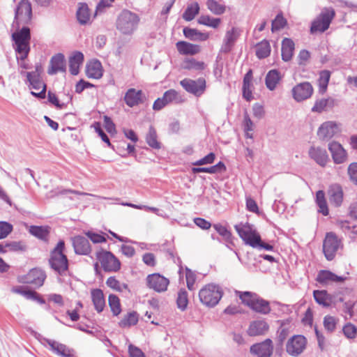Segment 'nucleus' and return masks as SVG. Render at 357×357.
Returning <instances> with one entry per match:
<instances>
[{
  "label": "nucleus",
  "instance_id": "f257e3e1",
  "mask_svg": "<svg viewBox=\"0 0 357 357\" xmlns=\"http://www.w3.org/2000/svg\"><path fill=\"white\" fill-rule=\"evenodd\" d=\"M14 49L17 54H22V58L28 56L30 52L31 33L30 29L23 26L22 29L16 26V31L12 34Z\"/></svg>",
  "mask_w": 357,
  "mask_h": 357
},
{
  "label": "nucleus",
  "instance_id": "f03ea898",
  "mask_svg": "<svg viewBox=\"0 0 357 357\" xmlns=\"http://www.w3.org/2000/svg\"><path fill=\"white\" fill-rule=\"evenodd\" d=\"M139 22V17L136 13L123 10L116 19V26L121 33L130 35L137 29Z\"/></svg>",
  "mask_w": 357,
  "mask_h": 357
},
{
  "label": "nucleus",
  "instance_id": "7ed1b4c3",
  "mask_svg": "<svg viewBox=\"0 0 357 357\" xmlns=\"http://www.w3.org/2000/svg\"><path fill=\"white\" fill-rule=\"evenodd\" d=\"M222 296L221 288L215 284H208L199 291L200 302L207 307L216 305Z\"/></svg>",
  "mask_w": 357,
  "mask_h": 357
},
{
  "label": "nucleus",
  "instance_id": "20e7f679",
  "mask_svg": "<svg viewBox=\"0 0 357 357\" xmlns=\"http://www.w3.org/2000/svg\"><path fill=\"white\" fill-rule=\"evenodd\" d=\"M64 248V241H60L52 251L50 259L52 268L59 274L66 271L68 267V259L63 254Z\"/></svg>",
  "mask_w": 357,
  "mask_h": 357
},
{
  "label": "nucleus",
  "instance_id": "39448f33",
  "mask_svg": "<svg viewBox=\"0 0 357 357\" xmlns=\"http://www.w3.org/2000/svg\"><path fill=\"white\" fill-rule=\"evenodd\" d=\"M335 10L331 8H324L321 13L312 21L310 33H323L326 31L335 17Z\"/></svg>",
  "mask_w": 357,
  "mask_h": 357
},
{
  "label": "nucleus",
  "instance_id": "423d86ee",
  "mask_svg": "<svg viewBox=\"0 0 357 357\" xmlns=\"http://www.w3.org/2000/svg\"><path fill=\"white\" fill-rule=\"evenodd\" d=\"M234 228L245 245L252 248V246H255L257 244L260 235L253 225L248 222L240 223L236 225Z\"/></svg>",
  "mask_w": 357,
  "mask_h": 357
},
{
  "label": "nucleus",
  "instance_id": "0eeeda50",
  "mask_svg": "<svg viewBox=\"0 0 357 357\" xmlns=\"http://www.w3.org/2000/svg\"><path fill=\"white\" fill-rule=\"evenodd\" d=\"M32 17L31 4L29 0H20L15 10L13 26H20L21 24L29 23Z\"/></svg>",
  "mask_w": 357,
  "mask_h": 357
},
{
  "label": "nucleus",
  "instance_id": "6e6552de",
  "mask_svg": "<svg viewBox=\"0 0 357 357\" xmlns=\"http://www.w3.org/2000/svg\"><path fill=\"white\" fill-rule=\"evenodd\" d=\"M241 33L242 30L238 26H232L227 29L223 37L220 52L223 54L229 53L234 47Z\"/></svg>",
  "mask_w": 357,
  "mask_h": 357
},
{
  "label": "nucleus",
  "instance_id": "1a4fd4ad",
  "mask_svg": "<svg viewBox=\"0 0 357 357\" xmlns=\"http://www.w3.org/2000/svg\"><path fill=\"white\" fill-rule=\"evenodd\" d=\"M96 257L105 271L116 272L121 268L119 260L110 252L104 250L98 252Z\"/></svg>",
  "mask_w": 357,
  "mask_h": 357
},
{
  "label": "nucleus",
  "instance_id": "9d476101",
  "mask_svg": "<svg viewBox=\"0 0 357 357\" xmlns=\"http://www.w3.org/2000/svg\"><path fill=\"white\" fill-rule=\"evenodd\" d=\"M341 246L340 239L334 233H327L323 243V251L327 260H333Z\"/></svg>",
  "mask_w": 357,
  "mask_h": 357
},
{
  "label": "nucleus",
  "instance_id": "9b49d317",
  "mask_svg": "<svg viewBox=\"0 0 357 357\" xmlns=\"http://www.w3.org/2000/svg\"><path fill=\"white\" fill-rule=\"evenodd\" d=\"M341 132V124L334 121L324 122L317 130V135L321 140H329Z\"/></svg>",
  "mask_w": 357,
  "mask_h": 357
},
{
  "label": "nucleus",
  "instance_id": "f8f14e48",
  "mask_svg": "<svg viewBox=\"0 0 357 357\" xmlns=\"http://www.w3.org/2000/svg\"><path fill=\"white\" fill-rule=\"evenodd\" d=\"M306 344L307 340L303 335H294L287 341L286 351L289 355L296 357L303 352Z\"/></svg>",
  "mask_w": 357,
  "mask_h": 357
},
{
  "label": "nucleus",
  "instance_id": "ddd939ff",
  "mask_svg": "<svg viewBox=\"0 0 357 357\" xmlns=\"http://www.w3.org/2000/svg\"><path fill=\"white\" fill-rule=\"evenodd\" d=\"M180 84L185 91L196 96H200L206 89V81L204 78H199L196 80L186 78L181 80Z\"/></svg>",
  "mask_w": 357,
  "mask_h": 357
},
{
  "label": "nucleus",
  "instance_id": "4468645a",
  "mask_svg": "<svg viewBox=\"0 0 357 357\" xmlns=\"http://www.w3.org/2000/svg\"><path fill=\"white\" fill-rule=\"evenodd\" d=\"M26 77V84L28 85L29 89H33L35 91L40 90L39 93L31 91V95L40 99L45 98L46 96V84L42 79L41 77H37L31 74H29V76Z\"/></svg>",
  "mask_w": 357,
  "mask_h": 357
},
{
  "label": "nucleus",
  "instance_id": "2eb2a0df",
  "mask_svg": "<svg viewBox=\"0 0 357 357\" xmlns=\"http://www.w3.org/2000/svg\"><path fill=\"white\" fill-rule=\"evenodd\" d=\"M313 87L308 82L296 84L291 89L293 98L296 102H301L310 98L313 93Z\"/></svg>",
  "mask_w": 357,
  "mask_h": 357
},
{
  "label": "nucleus",
  "instance_id": "dca6fc26",
  "mask_svg": "<svg viewBox=\"0 0 357 357\" xmlns=\"http://www.w3.org/2000/svg\"><path fill=\"white\" fill-rule=\"evenodd\" d=\"M46 275L43 271L38 268H33L26 275L21 276L20 281L23 283L31 284L37 288L43 284Z\"/></svg>",
  "mask_w": 357,
  "mask_h": 357
},
{
  "label": "nucleus",
  "instance_id": "f3484780",
  "mask_svg": "<svg viewBox=\"0 0 357 357\" xmlns=\"http://www.w3.org/2000/svg\"><path fill=\"white\" fill-rule=\"evenodd\" d=\"M169 280L159 273L149 275L146 278V284L149 288L157 292H163L167 289Z\"/></svg>",
  "mask_w": 357,
  "mask_h": 357
},
{
  "label": "nucleus",
  "instance_id": "a211bd4d",
  "mask_svg": "<svg viewBox=\"0 0 357 357\" xmlns=\"http://www.w3.org/2000/svg\"><path fill=\"white\" fill-rule=\"evenodd\" d=\"M273 351V342L271 339L255 344L250 347V352L257 357H271Z\"/></svg>",
  "mask_w": 357,
  "mask_h": 357
},
{
  "label": "nucleus",
  "instance_id": "6ab92c4d",
  "mask_svg": "<svg viewBox=\"0 0 357 357\" xmlns=\"http://www.w3.org/2000/svg\"><path fill=\"white\" fill-rule=\"evenodd\" d=\"M328 147L335 164H342L347 161V151L340 143L332 141L328 144Z\"/></svg>",
  "mask_w": 357,
  "mask_h": 357
},
{
  "label": "nucleus",
  "instance_id": "aec40b11",
  "mask_svg": "<svg viewBox=\"0 0 357 357\" xmlns=\"http://www.w3.org/2000/svg\"><path fill=\"white\" fill-rule=\"evenodd\" d=\"M310 158L321 167H324L329 160L328 155L325 149L312 146L308 151Z\"/></svg>",
  "mask_w": 357,
  "mask_h": 357
},
{
  "label": "nucleus",
  "instance_id": "412c9836",
  "mask_svg": "<svg viewBox=\"0 0 357 357\" xmlns=\"http://www.w3.org/2000/svg\"><path fill=\"white\" fill-rule=\"evenodd\" d=\"M347 280V277L338 276L330 271H320L317 277V281L323 285L332 282L341 283Z\"/></svg>",
  "mask_w": 357,
  "mask_h": 357
},
{
  "label": "nucleus",
  "instance_id": "4be33fe9",
  "mask_svg": "<svg viewBox=\"0 0 357 357\" xmlns=\"http://www.w3.org/2000/svg\"><path fill=\"white\" fill-rule=\"evenodd\" d=\"M59 72H66V62L63 54L59 53L53 56L50 62V68L47 73L50 75H55Z\"/></svg>",
  "mask_w": 357,
  "mask_h": 357
},
{
  "label": "nucleus",
  "instance_id": "5701e85b",
  "mask_svg": "<svg viewBox=\"0 0 357 357\" xmlns=\"http://www.w3.org/2000/svg\"><path fill=\"white\" fill-rule=\"evenodd\" d=\"M45 342L56 354L61 357H75L73 350L68 348L65 344L50 339H45Z\"/></svg>",
  "mask_w": 357,
  "mask_h": 357
},
{
  "label": "nucleus",
  "instance_id": "b1692460",
  "mask_svg": "<svg viewBox=\"0 0 357 357\" xmlns=\"http://www.w3.org/2000/svg\"><path fill=\"white\" fill-rule=\"evenodd\" d=\"M143 98L144 96L142 90H137L134 88H131L126 91L123 100L128 107H133L142 103Z\"/></svg>",
  "mask_w": 357,
  "mask_h": 357
},
{
  "label": "nucleus",
  "instance_id": "393cba45",
  "mask_svg": "<svg viewBox=\"0 0 357 357\" xmlns=\"http://www.w3.org/2000/svg\"><path fill=\"white\" fill-rule=\"evenodd\" d=\"M75 252L79 255H88L91 252V246L87 238L77 236L73 239Z\"/></svg>",
  "mask_w": 357,
  "mask_h": 357
},
{
  "label": "nucleus",
  "instance_id": "a878e982",
  "mask_svg": "<svg viewBox=\"0 0 357 357\" xmlns=\"http://www.w3.org/2000/svg\"><path fill=\"white\" fill-rule=\"evenodd\" d=\"M269 326L264 320H257L250 323L248 329L250 336L262 335L267 333Z\"/></svg>",
  "mask_w": 357,
  "mask_h": 357
},
{
  "label": "nucleus",
  "instance_id": "bb28decb",
  "mask_svg": "<svg viewBox=\"0 0 357 357\" xmlns=\"http://www.w3.org/2000/svg\"><path fill=\"white\" fill-rule=\"evenodd\" d=\"M178 52L183 55H195L201 51L199 45L185 41H178L176 44Z\"/></svg>",
  "mask_w": 357,
  "mask_h": 357
},
{
  "label": "nucleus",
  "instance_id": "cd10ccee",
  "mask_svg": "<svg viewBox=\"0 0 357 357\" xmlns=\"http://www.w3.org/2000/svg\"><path fill=\"white\" fill-rule=\"evenodd\" d=\"M329 201L335 207L340 206L343 201V191L339 185H333L328 190Z\"/></svg>",
  "mask_w": 357,
  "mask_h": 357
},
{
  "label": "nucleus",
  "instance_id": "c85d7f7f",
  "mask_svg": "<svg viewBox=\"0 0 357 357\" xmlns=\"http://www.w3.org/2000/svg\"><path fill=\"white\" fill-rule=\"evenodd\" d=\"M335 105V100L331 97L327 98H321L315 101L314 106L312 107V112L316 113H321L332 109Z\"/></svg>",
  "mask_w": 357,
  "mask_h": 357
},
{
  "label": "nucleus",
  "instance_id": "c756f323",
  "mask_svg": "<svg viewBox=\"0 0 357 357\" xmlns=\"http://www.w3.org/2000/svg\"><path fill=\"white\" fill-rule=\"evenodd\" d=\"M76 16L80 24L84 25L91 22V13L86 3H79Z\"/></svg>",
  "mask_w": 357,
  "mask_h": 357
},
{
  "label": "nucleus",
  "instance_id": "7c9ffc66",
  "mask_svg": "<svg viewBox=\"0 0 357 357\" xmlns=\"http://www.w3.org/2000/svg\"><path fill=\"white\" fill-rule=\"evenodd\" d=\"M84 61V55L80 52H74L69 59V68L72 75H76L79 72V67Z\"/></svg>",
  "mask_w": 357,
  "mask_h": 357
},
{
  "label": "nucleus",
  "instance_id": "2f4dec72",
  "mask_svg": "<svg viewBox=\"0 0 357 357\" xmlns=\"http://www.w3.org/2000/svg\"><path fill=\"white\" fill-rule=\"evenodd\" d=\"M294 47L295 44L291 39L287 38L283 39L282 42V58L283 61H289L291 59Z\"/></svg>",
  "mask_w": 357,
  "mask_h": 357
},
{
  "label": "nucleus",
  "instance_id": "473e14b6",
  "mask_svg": "<svg viewBox=\"0 0 357 357\" xmlns=\"http://www.w3.org/2000/svg\"><path fill=\"white\" fill-rule=\"evenodd\" d=\"M91 294L96 310L98 312H101L105 306V301L102 291L100 289H95L91 291Z\"/></svg>",
  "mask_w": 357,
  "mask_h": 357
},
{
  "label": "nucleus",
  "instance_id": "72a5a7b5",
  "mask_svg": "<svg viewBox=\"0 0 357 357\" xmlns=\"http://www.w3.org/2000/svg\"><path fill=\"white\" fill-rule=\"evenodd\" d=\"M281 79V75L278 70H270L265 79V84L266 87L270 91H273L276 89L278 84Z\"/></svg>",
  "mask_w": 357,
  "mask_h": 357
},
{
  "label": "nucleus",
  "instance_id": "f704fd0d",
  "mask_svg": "<svg viewBox=\"0 0 357 357\" xmlns=\"http://www.w3.org/2000/svg\"><path fill=\"white\" fill-rule=\"evenodd\" d=\"M183 32L185 38L195 41H205L209 37L206 33H202L197 29L188 27L184 28Z\"/></svg>",
  "mask_w": 357,
  "mask_h": 357
},
{
  "label": "nucleus",
  "instance_id": "c9c22d12",
  "mask_svg": "<svg viewBox=\"0 0 357 357\" xmlns=\"http://www.w3.org/2000/svg\"><path fill=\"white\" fill-rule=\"evenodd\" d=\"M86 75L89 78L98 79L102 75V66L100 61H93L86 66Z\"/></svg>",
  "mask_w": 357,
  "mask_h": 357
},
{
  "label": "nucleus",
  "instance_id": "e433bc0d",
  "mask_svg": "<svg viewBox=\"0 0 357 357\" xmlns=\"http://www.w3.org/2000/svg\"><path fill=\"white\" fill-rule=\"evenodd\" d=\"M313 296L315 301L323 307H329L332 303L331 296L326 290H314Z\"/></svg>",
  "mask_w": 357,
  "mask_h": 357
},
{
  "label": "nucleus",
  "instance_id": "4c0bfd02",
  "mask_svg": "<svg viewBox=\"0 0 357 357\" xmlns=\"http://www.w3.org/2000/svg\"><path fill=\"white\" fill-rule=\"evenodd\" d=\"M251 309L256 312L263 314H267L271 312L269 303L259 296L255 300Z\"/></svg>",
  "mask_w": 357,
  "mask_h": 357
},
{
  "label": "nucleus",
  "instance_id": "58836bf2",
  "mask_svg": "<svg viewBox=\"0 0 357 357\" xmlns=\"http://www.w3.org/2000/svg\"><path fill=\"white\" fill-rule=\"evenodd\" d=\"M226 167L222 162H219L215 165L210 167H193L192 172L193 173L206 172L208 174H215L225 171Z\"/></svg>",
  "mask_w": 357,
  "mask_h": 357
},
{
  "label": "nucleus",
  "instance_id": "ea45409f",
  "mask_svg": "<svg viewBox=\"0 0 357 357\" xmlns=\"http://www.w3.org/2000/svg\"><path fill=\"white\" fill-rule=\"evenodd\" d=\"M271 53V46L268 40H262L256 45V55L261 59L268 57Z\"/></svg>",
  "mask_w": 357,
  "mask_h": 357
},
{
  "label": "nucleus",
  "instance_id": "a19ab883",
  "mask_svg": "<svg viewBox=\"0 0 357 357\" xmlns=\"http://www.w3.org/2000/svg\"><path fill=\"white\" fill-rule=\"evenodd\" d=\"M199 12V5L197 2L189 3L183 14V18L188 22L192 20Z\"/></svg>",
  "mask_w": 357,
  "mask_h": 357
},
{
  "label": "nucleus",
  "instance_id": "79ce46f5",
  "mask_svg": "<svg viewBox=\"0 0 357 357\" xmlns=\"http://www.w3.org/2000/svg\"><path fill=\"white\" fill-rule=\"evenodd\" d=\"M316 202L319 206L318 212L324 215H328V208L326 200L325 199V193L323 190H319L316 194Z\"/></svg>",
  "mask_w": 357,
  "mask_h": 357
},
{
  "label": "nucleus",
  "instance_id": "37998d69",
  "mask_svg": "<svg viewBox=\"0 0 357 357\" xmlns=\"http://www.w3.org/2000/svg\"><path fill=\"white\" fill-rule=\"evenodd\" d=\"M138 321V314L136 312H128L119 323L121 328H129L131 326L137 324Z\"/></svg>",
  "mask_w": 357,
  "mask_h": 357
},
{
  "label": "nucleus",
  "instance_id": "c03bdc74",
  "mask_svg": "<svg viewBox=\"0 0 357 357\" xmlns=\"http://www.w3.org/2000/svg\"><path fill=\"white\" fill-rule=\"evenodd\" d=\"M146 142L153 149H160V143L158 141L156 131L152 126H150L149 132L146 136Z\"/></svg>",
  "mask_w": 357,
  "mask_h": 357
},
{
  "label": "nucleus",
  "instance_id": "a18cd8bd",
  "mask_svg": "<svg viewBox=\"0 0 357 357\" xmlns=\"http://www.w3.org/2000/svg\"><path fill=\"white\" fill-rule=\"evenodd\" d=\"M198 22L200 24L216 29L220 26L221 20L220 18H214L209 15H203L199 17Z\"/></svg>",
  "mask_w": 357,
  "mask_h": 357
},
{
  "label": "nucleus",
  "instance_id": "49530a36",
  "mask_svg": "<svg viewBox=\"0 0 357 357\" xmlns=\"http://www.w3.org/2000/svg\"><path fill=\"white\" fill-rule=\"evenodd\" d=\"M176 304L178 308L181 311H184L187 308L188 304V295L185 289H181L178 292Z\"/></svg>",
  "mask_w": 357,
  "mask_h": 357
},
{
  "label": "nucleus",
  "instance_id": "de8ad7c7",
  "mask_svg": "<svg viewBox=\"0 0 357 357\" xmlns=\"http://www.w3.org/2000/svg\"><path fill=\"white\" fill-rule=\"evenodd\" d=\"M330 77L331 72L329 70H325L320 72L318 83L321 93H324L326 91Z\"/></svg>",
  "mask_w": 357,
  "mask_h": 357
},
{
  "label": "nucleus",
  "instance_id": "09e8293b",
  "mask_svg": "<svg viewBox=\"0 0 357 357\" xmlns=\"http://www.w3.org/2000/svg\"><path fill=\"white\" fill-rule=\"evenodd\" d=\"M206 6L208 9L215 15H222L225 12V6L219 3L215 0H207Z\"/></svg>",
  "mask_w": 357,
  "mask_h": 357
},
{
  "label": "nucleus",
  "instance_id": "8fccbe9b",
  "mask_svg": "<svg viewBox=\"0 0 357 357\" xmlns=\"http://www.w3.org/2000/svg\"><path fill=\"white\" fill-rule=\"evenodd\" d=\"M162 97L168 105L174 102L178 103L183 101L178 93L174 89H169L165 91Z\"/></svg>",
  "mask_w": 357,
  "mask_h": 357
},
{
  "label": "nucleus",
  "instance_id": "3c124183",
  "mask_svg": "<svg viewBox=\"0 0 357 357\" xmlns=\"http://www.w3.org/2000/svg\"><path fill=\"white\" fill-rule=\"evenodd\" d=\"M107 285L118 291L123 292L124 291H129L128 287L125 283H121L114 277H109L106 281Z\"/></svg>",
  "mask_w": 357,
  "mask_h": 357
},
{
  "label": "nucleus",
  "instance_id": "603ef678",
  "mask_svg": "<svg viewBox=\"0 0 357 357\" xmlns=\"http://www.w3.org/2000/svg\"><path fill=\"white\" fill-rule=\"evenodd\" d=\"M182 68L185 70H202L204 68V63L194 59H186L182 63Z\"/></svg>",
  "mask_w": 357,
  "mask_h": 357
},
{
  "label": "nucleus",
  "instance_id": "864d4df0",
  "mask_svg": "<svg viewBox=\"0 0 357 357\" xmlns=\"http://www.w3.org/2000/svg\"><path fill=\"white\" fill-rule=\"evenodd\" d=\"M29 232L38 238L45 239L49 234L48 227L42 226H31Z\"/></svg>",
  "mask_w": 357,
  "mask_h": 357
},
{
  "label": "nucleus",
  "instance_id": "5fc2aeb1",
  "mask_svg": "<svg viewBox=\"0 0 357 357\" xmlns=\"http://www.w3.org/2000/svg\"><path fill=\"white\" fill-rule=\"evenodd\" d=\"M239 298L242 303L250 308L252 307L255 300L258 297L257 294L250 291L238 292Z\"/></svg>",
  "mask_w": 357,
  "mask_h": 357
},
{
  "label": "nucleus",
  "instance_id": "6e6d98bb",
  "mask_svg": "<svg viewBox=\"0 0 357 357\" xmlns=\"http://www.w3.org/2000/svg\"><path fill=\"white\" fill-rule=\"evenodd\" d=\"M108 301L113 314L114 316L119 315L121 312L119 298L116 296L111 294L109 296Z\"/></svg>",
  "mask_w": 357,
  "mask_h": 357
},
{
  "label": "nucleus",
  "instance_id": "4d7b16f0",
  "mask_svg": "<svg viewBox=\"0 0 357 357\" xmlns=\"http://www.w3.org/2000/svg\"><path fill=\"white\" fill-rule=\"evenodd\" d=\"M213 227L220 236H222L227 243L231 244L232 243L231 234L225 226L220 224H215L213 225Z\"/></svg>",
  "mask_w": 357,
  "mask_h": 357
},
{
  "label": "nucleus",
  "instance_id": "13d9d810",
  "mask_svg": "<svg viewBox=\"0 0 357 357\" xmlns=\"http://www.w3.org/2000/svg\"><path fill=\"white\" fill-rule=\"evenodd\" d=\"M7 252H20L26 250V245L22 241H11L6 243Z\"/></svg>",
  "mask_w": 357,
  "mask_h": 357
},
{
  "label": "nucleus",
  "instance_id": "bf43d9fd",
  "mask_svg": "<svg viewBox=\"0 0 357 357\" xmlns=\"http://www.w3.org/2000/svg\"><path fill=\"white\" fill-rule=\"evenodd\" d=\"M287 20L281 15H278L272 22L271 30L273 32L278 31L284 27Z\"/></svg>",
  "mask_w": 357,
  "mask_h": 357
},
{
  "label": "nucleus",
  "instance_id": "052dcab7",
  "mask_svg": "<svg viewBox=\"0 0 357 357\" xmlns=\"http://www.w3.org/2000/svg\"><path fill=\"white\" fill-rule=\"evenodd\" d=\"M13 231V225L7 222H0V239L7 237Z\"/></svg>",
  "mask_w": 357,
  "mask_h": 357
},
{
  "label": "nucleus",
  "instance_id": "680f3d73",
  "mask_svg": "<svg viewBox=\"0 0 357 357\" xmlns=\"http://www.w3.org/2000/svg\"><path fill=\"white\" fill-rule=\"evenodd\" d=\"M185 278H186V283L187 287L189 290L192 291L195 289V282L196 280V275L194 272L190 271V269H186V273H185Z\"/></svg>",
  "mask_w": 357,
  "mask_h": 357
},
{
  "label": "nucleus",
  "instance_id": "e2e57ef3",
  "mask_svg": "<svg viewBox=\"0 0 357 357\" xmlns=\"http://www.w3.org/2000/svg\"><path fill=\"white\" fill-rule=\"evenodd\" d=\"M85 234L93 243H100L106 241L105 236L100 234L89 231Z\"/></svg>",
  "mask_w": 357,
  "mask_h": 357
},
{
  "label": "nucleus",
  "instance_id": "0e129e2a",
  "mask_svg": "<svg viewBox=\"0 0 357 357\" xmlns=\"http://www.w3.org/2000/svg\"><path fill=\"white\" fill-rule=\"evenodd\" d=\"M347 172L350 180L357 185V162L351 163L348 167Z\"/></svg>",
  "mask_w": 357,
  "mask_h": 357
},
{
  "label": "nucleus",
  "instance_id": "69168bd1",
  "mask_svg": "<svg viewBox=\"0 0 357 357\" xmlns=\"http://www.w3.org/2000/svg\"><path fill=\"white\" fill-rule=\"evenodd\" d=\"M215 158V155L213 153H210L203 158L196 161L193 163L194 165L201 166L204 165L212 164Z\"/></svg>",
  "mask_w": 357,
  "mask_h": 357
},
{
  "label": "nucleus",
  "instance_id": "338daca9",
  "mask_svg": "<svg viewBox=\"0 0 357 357\" xmlns=\"http://www.w3.org/2000/svg\"><path fill=\"white\" fill-rule=\"evenodd\" d=\"M343 332L348 338H354L356 335V328L351 324H346L343 328Z\"/></svg>",
  "mask_w": 357,
  "mask_h": 357
},
{
  "label": "nucleus",
  "instance_id": "774afa93",
  "mask_svg": "<svg viewBox=\"0 0 357 357\" xmlns=\"http://www.w3.org/2000/svg\"><path fill=\"white\" fill-rule=\"evenodd\" d=\"M128 353L130 357H146L144 352L139 347L131 344L128 346Z\"/></svg>",
  "mask_w": 357,
  "mask_h": 357
}]
</instances>
